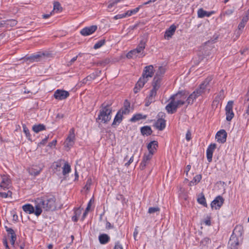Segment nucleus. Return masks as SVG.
<instances>
[{
    "instance_id": "obj_52",
    "label": "nucleus",
    "mask_w": 249,
    "mask_h": 249,
    "mask_svg": "<svg viewBox=\"0 0 249 249\" xmlns=\"http://www.w3.org/2000/svg\"><path fill=\"white\" fill-rule=\"evenodd\" d=\"M204 223H205V224L206 225H207V226H210L211 225V220H210V217H208L207 219H205L204 221Z\"/></svg>"
},
{
    "instance_id": "obj_25",
    "label": "nucleus",
    "mask_w": 249,
    "mask_h": 249,
    "mask_svg": "<svg viewBox=\"0 0 249 249\" xmlns=\"http://www.w3.org/2000/svg\"><path fill=\"white\" fill-rule=\"evenodd\" d=\"M109 236L105 233L101 234L99 236V240L101 244H106L109 242Z\"/></svg>"
},
{
    "instance_id": "obj_58",
    "label": "nucleus",
    "mask_w": 249,
    "mask_h": 249,
    "mask_svg": "<svg viewBox=\"0 0 249 249\" xmlns=\"http://www.w3.org/2000/svg\"><path fill=\"white\" fill-rule=\"evenodd\" d=\"M77 57H78V56H76L74 57L73 58H72L71 60V61L69 62L70 65L72 64L74 62H75L76 60Z\"/></svg>"
},
{
    "instance_id": "obj_51",
    "label": "nucleus",
    "mask_w": 249,
    "mask_h": 249,
    "mask_svg": "<svg viewBox=\"0 0 249 249\" xmlns=\"http://www.w3.org/2000/svg\"><path fill=\"white\" fill-rule=\"evenodd\" d=\"M110 61L108 59H106L102 61L100 64L102 65L105 66L109 63Z\"/></svg>"
},
{
    "instance_id": "obj_23",
    "label": "nucleus",
    "mask_w": 249,
    "mask_h": 249,
    "mask_svg": "<svg viewBox=\"0 0 249 249\" xmlns=\"http://www.w3.org/2000/svg\"><path fill=\"white\" fill-rule=\"evenodd\" d=\"M213 13V12H208L204 10L202 8H200L197 11V15L198 18H203L205 17H210Z\"/></svg>"
},
{
    "instance_id": "obj_31",
    "label": "nucleus",
    "mask_w": 249,
    "mask_h": 249,
    "mask_svg": "<svg viewBox=\"0 0 249 249\" xmlns=\"http://www.w3.org/2000/svg\"><path fill=\"white\" fill-rule=\"evenodd\" d=\"M147 81L148 79H145L142 76L139 79L136 85L139 87V89H142L145 83L147 82Z\"/></svg>"
},
{
    "instance_id": "obj_15",
    "label": "nucleus",
    "mask_w": 249,
    "mask_h": 249,
    "mask_svg": "<svg viewBox=\"0 0 249 249\" xmlns=\"http://www.w3.org/2000/svg\"><path fill=\"white\" fill-rule=\"evenodd\" d=\"M97 29V26L96 25H92L83 29L80 33L83 36H87L93 33Z\"/></svg>"
},
{
    "instance_id": "obj_12",
    "label": "nucleus",
    "mask_w": 249,
    "mask_h": 249,
    "mask_svg": "<svg viewBox=\"0 0 249 249\" xmlns=\"http://www.w3.org/2000/svg\"><path fill=\"white\" fill-rule=\"evenodd\" d=\"M154 74V67L152 65H149L144 68L142 76L148 80L152 77Z\"/></svg>"
},
{
    "instance_id": "obj_17",
    "label": "nucleus",
    "mask_w": 249,
    "mask_h": 249,
    "mask_svg": "<svg viewBox=\"0 0 249 249\" xmlns=\"http://www.w3.org/2000/svg\"><path fill=\"white\" fill-rule=\"evenodd\" d=\"M23 210L29 214L34 213L36 215V208L30 204H26L22 206Z\"/></svg>"
},
{
    "instance_id": "obj_7",
    "label": "nucleus",
    "mask_w": 249,
    "mask_h": 249,
    "mask_svg": "<svg viewBox=\"0 0 249 249\" xmlns=\"http://www.w3.org/2000/svg\"><path fill=\"white\" fill-rule=\"evenodd\" d=\"M74 129L73 128H72L71 129H70L69 131V135L65 142V146L67 147L68 148H70L73 145L74 143Z\"/></svg>"
},
{
    "instance_id": "obj_46",
    "label": "nucleus",
    "mask_w": 249,
    "mask_h": 249,
    "mask_svg": "<svg viewBox=\"0 0 249 249\" xmlns=\"http://www.w3.org/2000/svg\"><path fill=\"white\" fill-rule=\"evenodd\" d=\"M91 179L89 178L87 181L86 184L85 185L84 188L87 190H89L90 189V186L91 184Z\"/></svg>"
},
{
    "instance_id": "obj_45",
    "label": "nucleus",
    "mask_w": 249,
    "mask_h": 249,
    "mask_svg": "<svg viewBox=\"0 0 249 249\" xmlns=\"http://www.w3.org/2000/svg\"><path fill=\"white\" fill-rule=\"evenodd\" d=\"M160 208L158 207H150L148 209V213H154L156 212H159Z\"/></svg>"
},
{
    "instance_id": "obj_11",
    "label": "nucleus",
    "mask_w": 249,
    "mask_h": 249,
    "mask_svg": "<svg viewBox=\"0 0 249 249\" xmlns=\"http://www.w3.org/2000/svg\"><path fill=\"white\" fill-rule=\"evenodd\" d=\"M1 182L0 183V188L1 189L5 190L9 188L11 184V181L9 178L6 175H1Z\"/></svg>"
},
{
    "instance_id": "obj_50",
    "label": "nucleus",
    "mask_w": 249,
    "mask_h": 249,
    "mask_svg": "<svg viewBox=\"0 0 249 249\" xmlns=\"http://www.w3.org/2000/svg\"><path fill=\"white\" fill-rule=\"evenodd\" d=\"M191 139V134L190 131H188L186 134V139L187 141H189Z\"/></svg>"
},
{
    "instance_id": "obj_2",
    "label": "nucleus",
    "mask_w": 249,
    "mask_h": 249,
    "mask_svg": "<svg viewBox=\"0 0 249 249\" xmlns=\"http://www.w3.org/2000/svg\"><path fill=\"white\" fill-rule=\"evenodd\" d=\"M187 96L183 92H178L172 95L169 99V103L165 107L167 112L169 114L176 112L178 107L185 104Z\"/></svg>"
},
{
    "instance_id": "obj_35",
    "label": "nucleus",
    "mask_w": 249,
    "mask_h": 249,
    "mask_svg": "<svg viewBox=\"0 0 249 249\" xmlns=\"http://www.w3.org/2000/svg\"><path fill=\"white\" fill-rule=\"evenodd\" d=\"M146 118V115H144L143 116L141 114H137L134 115L131 119V121L135 122L137 121H139L142 119H145Z\"/></svg>"
},
{
    "instance_id": "obj_62",
    "label": "nucleus",
    "mask_w": 249,
    "mask_h": 249,
    "mask_svg": "<svg viewBox=\"0 0 249 249\" xmlns=\"http://www.w3.org/2000/svg\"><path fill=\"white\" fill-rule=\"evenodd\" d=\"M78 218L79 217H78V216L74 215V216H72V219L73 221L76 222L78 220Z\"/></svg>"
},
{
    "instance_id": "obj_53",
    "label": "nucleus",
    "mask_w": 249,
    "mask_h": 249,
    "mask_svg": "<svg viewBox=\"0 0 249 249\" xmlns=\"http://www.w3.org/2000/svg\"><path fill=\"white\" fill-rule=\"evenodd\" d=\"M146 164H147L146 162H145L143 160H142V161L140 164V168H141L142 170L143 169L145 168V167L146 165Z\"/></svg>"
},
{
    "instance_id": "obj_47",
    "label": "nucleus",
    "mask_w": 249,
    "mask_h": 249,
    "mask_svg": "<svg viewBox=\"0 0 249 249\" xmlns=\"http://www.w3.org/2000/svg\"><path fill=\"white\" fill-rule=\"evenodd\" d=\"M62 161H63V160H60L59 161L53 163V166L54 168L57 169L58 168H60L61 166Z\"/></svg>"
},
{
    "instance_id": "obj_60",
    "label": "nucleus",
    "mask_w": 249,
    "mask_h": 249,
    "mask_svg": "<svg viewBox=\"0 0 249 249\" xmlns=\"http://www.w3.org/2000/svg\"><path fill=\"white\" fill-rule=\"evenodd\" d=\"M138 234V231L137 230V228H135V231L133 233V236H134V239L135 240H136V237Z\"/></svg>"
},
{
    "instance_id": "obj_32",
    "label": "nucleus",
    "mask_w": 249,
    "mask_h": 249,
    "mask_svg": "<svg viewBox=\"0 0 249 249\" xmlns=\"http://www.w3.org/2000/svg\"><path fill=\"white\" fill-rule=\"evenodd\" d=\"M166 71V69L165 67L160 66L158 68V70L156 72V74L155 76H158L159 77H162L163 74H164Z\"/></svg>"
},
{
    "instance_id": "obj_22",
    "label": "nucleus",
    "mask_w": 249,
    "mask_h": 249,
    "mask_svg": "<svg viewBox=\"0 0 249 249\" xmlns=\"http://www.w3.org/2000/svg\"><path fill=\"white\" fill-rule=\"evenodd\" d=\"M161 77L155 76L152 83L153 88L156 89H159L160 87L161 82Z\"/></svg>"
},
{
    "instance_id": "obj_29",
    "label": "nucleus",
    "mask_w": 249,
    "mask_h": 249,
    "mask_svg": "<svg viewBox=\"0 0 249 249\" xmlns=\"http://www.w3.org/2000/svg\"><path fill=\"white\" fill-rule=\"evenodd\" d=\"M141 131L143 135H145L146 136L150 135L152 133V130L149 126L142 127L141 129Z\"/></svg>"
},
{
    "instance_id": "obj_39",
    "label": "nucleus",
    "mask_w": 249,
    "mask_h": 249,
    "mask_svg": "<svg viewBox=\"0 0 249 249\" xmlns=\"http://www.w3.org/2000/svg\"><path fill=\"white\" fill-rule=\"evenodd\" d=\"M62 10V7L60 3L57 1H54L53 2V10L54 12H59Z\"/></svg>"
},
{
    "instance_id": "obj_64",
    "label": "nucleus",
    "mask_w": 249,
    "mask_h": 249,
    "mask_svg": "<svg viewBox=\"0 0 249 249\" xmlns=\"http://www.w3.org/2000/svg\"><path fill=\"white\" fill-rule=\"evenodd\" d=\"M106 228H107V229H111V228H112V226H111V224L109 222H107L106 223Z\"/></svg>"
},
{
    "instance_id": "obj_37",
    "label": "nucleus",
    "mask_w": 249,
    "mask_h": 249,
    "mask_svg": "<svg viewBox=\"0 0 249 249\" xmlns=\"http://www.w3.org/2000/svg\"><path fill=\"white\" fill-rule=\"evenodd\" d=\"M4 25L6 24L10 25L11 27L16 26L17 24V21L15 19H9L6 21H3Z\"/></svg>"
},
{
    "instance_id": "obj_59",
    "label": "nucleus",
    "mask_w": 249,
    "mask_h": 249,
    "mask_svg": "<svg viewBox=\"0 0 249 249\" xmlns=\"http://www.w3.org/2000/svg\"><path fill=\"white\" fill-rule=\"evenodd\" d=\"M190 169H191V165H188L186 166V169H185V172L186 173V175H188V173L190 171Z\"/></svg>"
},
{
    "instance_id": "obj_40",
    "label": "nucleus",
    "mask_w": 249,
    "mask_h": 249,
    "mask_svg": "<svg viewBox=\"0 0 249 249\" xmlns=\"http://www.w3.org/2000/svg\"><path fill=\"white\" fill-rule=\"evenodd\" d=\"M201 179V176L200 175H196L193 178V180L190 182V185L196 184L198 183Z\"/></svg>"
},
{
    "instance_id": "obj_8",
    "label": "nucleus",
    "mask_w": 249,
    "mask_h": 249,
    "mask_svg": "<svg viewBox=\"0 0 249 249\" xmlns=\"http://www.w3.org/2000/svg\"><path fill=\"white\" fill-rule=\"evenodd\" d=\"M224 201V198L221 196H218L212 202L211 206L212 209H219L223 205Z\"/></svg>"
},
{
    "instance_id": "obj_44",
    "label": "nucleus",
    "mask_w": 249,
    "mask_h": 249,
    "mask_svg": "<svg viewBox=\"0 0 249 249\" xmlns=\"http://www.w3.org/2000/svg\"><path fill=\"white\" fill-rule=\"evenodd\" d=\"M224 98V90H221L217 94V96L216 97V99L217 101L221 100L223 99Z\"/></svg>"
},
{
    "instance_id": "obj_6",
    "label": "nucleus",
    "mask_w": 249,
    "mask_h": 249,
    "mask_svg": "<svg viewBox=\"0 0 249 249\" xmlns=\"http://www.w3.org/2000/svg\"><path fill=\"white\" fill-rule=\"evenodd\" d=\"M233 105V102L230 101L228 102L227 105L225 107L226 120L228 121H231L234 117V113L232 110Z\"/></svg>"
},
{
    "instance_id": "obj_27",
    "label": "nucleus",
    "mask_w": 249,
    "mask_h": 249,
    "mask_svg": "<svg viewBox=\"0 0 249 249\" xmlns=\"http://www.w3.org/2000/svg\"><path fill=\"white\" fill-rule=\"evenodd\" d=\"M248 21V18L247 17H243L242 21L240 22V23L239 24L238 26V31L237 33L239 35H240L241 31L244 28L246 24Z\"/></svg>"
},
{
    "instance_id": "obj_18",
    "label": "nucleus",
    "mask_w": 249,
    "mask_h": 249,
    "mask_svg": "<svg viewBox=\"0 0 249 249\" xmlns=\"http://www.w3.org/2000/svg\"><path fill=\"white\" fill-rule=\"evenodd\" d=\"M177 29V27L173 24L165 32L164 35V37L167 39H169L172 37L175 32Z\"/></svg>"
},
{
    "instance_id": "obj_43",
    "label": "nucleus",
    "mask_w": 249,
    "mask_h": 249,
    "mask_svg": "<svg viewBox=\"0 0 249 249\" xmlns=\"http://www.w3.org/2000/svg\"><path fill=\"white\" fill-rule=\"evenodd\" d=\"M40 171H41V169H39V170H37L35 169L32 168V169H30L29 173L32 175L36 176L40 173Z\"/></svg>"
},
{
    "instance_id": "obj_54",
    "label": "nucleus",
    "mask_w": 249,
    "mask_h": 249,
    "mask_svg": "<svg viewBox=\"0 0 249 249\" xmlns=\"http://www.w3.org/2000/svg\"><path fill=\"white\" fill-rule=\"evenodd\" d=\"M114 249H123L122 245L119 243L115 244Z\"/></svg>"
},
{
    "instance_id": "obj_42",
    "label": "nucleus",
    "mask_w": 249,
    "mask_h": 249,
    "mask_svg": "<svg viewBox=\"0 0 249 249\" xmlns=\"http://www.w3.org/2000/svg\"><path fill=\"white\" fill-rule=\"evenodd\" d=\"M12 193L10 191H8L7 193H0V196L3 198H7L11 197Z\"/></svg>"
},
{
    "instance_id": "obj_21",
    "label": "nucleus",
    "mask_w": 249,
    "mask_h": 249,
    "mask_svg": "<svg viewBox=\"0 0 249 249\" xmlns=\"http://www.w3.org/2000/svg\"><path fill=\"white\" fill-rule=\"evenodd\" d=\"M158 143L157 141H153L151 142L147 145V149L148 150L149 153L154 154L155 152L157 147H158Z\"/></svg>"
},
{
    "instance_id": "obj_55",
    "label": "nucleus",
    "mask_w": 249,
    "mask_h": 249,
    "mask_svg": "<svg viewBox=\"0 0 249 249\" xmlns=\"http://www.w3.org/2000/svg\"><path fill=\"white\" fill-rule=\"evenodd\" d=\"M133 161V156H132L128 162L125 163V165L128 166Z\"/></svg>"
},
{
    "instance_id": "obj_26",
    "label": "nucleus",
    "mask_w": 249,
    "mask_h": 249,
    "mask_svg": "<svg viewBox=\"0 0 249 249\" xmlns=\"http://www.w3.org/2000/svg\"><path fill=\"white\" fill-rule=\"evenodd\" d=\"M130 103L129 102L125 100L124 104L123 107L119 110L120 112H122L123 114H127L129 112Z\"/></svg>"
},
{
    "instance_id": "obj_63",
    "label": "nucleus",
    "mask_w": 249,
    "mask_h": 249,
    "mask_svg": "<svg viewBox=\"0 0 249 249\" xmlns=\"http://www.w3.org/2000/svg\"><path fill=\"white\" fill-rule=\"evenodd\" d=\"M56 143V140H54L51 143H50L49 145L50 146H52L53 145L55 146Z\"/></svg>"
},
{
    "instance_id": "obj_41",
    "label": "nucleus",
    "mask_w": 249,
    "mask_h": 249,
    "mask_svg": "<svg viewBox=\"0 0 249 249\" xmlns=\"http://www.w3.org/2000/svg\"><path fill=\"white\" fill-rule=\"evenodd\" d=\"M153 155V154L149 153H148V154H145L143 157L142 160L147 163V162L149 161L152 158Z\"/></svg>"
},
{
    "instance_id": "obj_5",
    "label": "nucleus",
    "mask_w": 249,
    "mask_h": 249,
    "mask_svg": "<svg viewBox=\"0 0 249 249\" xmlns=\"http://www.w3.org/2000/svg\"><path fill=\"white\" fill-rule=\"evenodd\" d=\"M212 80V77H207L204 82L200 85L199 88L195 90L198 96L202 95L206 92H209L210 88V84Z\"/></svg>"
},
{
    "instance_id": "obj_9",
    "label": "nucleus",
    "mask_w": 249,
    "mask_h": 249,
    "mask_svg": "<svg viewBox=\"0 0 249 249\" xmlns=\"http://www.w3.org/2000/svg\"><path fill=\"white\" fill-rule=\"evenodd\" d=\"M158 89H152L150 90L149 95L145 99V106L148 107L152 102L155 101V98L157 95V91Z\"/></svg>"
},
{
    "instance_id": "obj_30",
    "label": "nucleus",
    "mask_w": 249,
    "mask_h": 249,
    "mask_svg": "<svg viewBox=\"0 0 249 249\" xmlns=\"http://www.w3.org/2000/svg\"><path fill=\"white\" fill-rule=\"evenodd\" d=\"M32 129L36 133L45 129V126L43 124H36L33 126Z\"/></svg>"
},
{
    "instance_id": "obj_1",
    "label": "nucleus",
    "mask_w": 249,
    "mask_h": 249,
    "mask_svg": "<svg viewBox=\"0 0 249 249\" xmlns=\"http://www.w3.org/2000/svg\"><path fill=\"white\" fill-rule=\"evenodd\" d=\"M36 215L39 216L43 210L52 211L55 209V198L54 196H47L37 198L35 200Z\"/></svg>"
},
{
    "instance_id": "obj_20",
    "label": "nucleus",
    "mask_w": 249,
    "mask_h": 249,
    "mask_svg": "<svg viewBox=\"0 0 249 249\" xmlns=\"http://www.w3.org/2000/svg\"><path fill=\"white\" fill-rule=\"evenodd\" d=\"M5 229L6 230V231L8 233L9 236L10 238L11 244L12 245H14L15 244V242L17 239V236L15 233V231L12 229L8 228L7 227H5Z\"/></svg>"
},
{
    "instance_id": "obj_49",
    "label": "nucleus",
    "mask_w": 249,
    "mask_h": 249,
    "mask_svg": "<svg viewBox=\"0 0 249 249\" xmlns=\"http://www.w3.org/2000/svg\"><path fill=\"white\" fill-rule=\"evenodd\" d=\"M23 131L24 132V133H25L26 136H28L30 135V133H29V130H28V129L26 127V126L25 125H23Z\"/></svg>"
},
{
    "instance_id": "obj_61",
    "label": "nucleus",
    "mask_w": 249,
    "mask_h": 249,
    "mask_svg": "<svg viewBox=\"0 0 249 249\" xmlns=\"http://www.w3.org/2000/svg\"><path fill=\"white\" fill-rule=\"evenodd\" d=\"M141 89H139V87H138V86H137L136 85L135 86V88H134V92L136 93L137 92H139V91Z\"/></svg>"
},
{
    "instance_id": "obj_34",
    "label": "nucleus",
    "mask_w": 249,
    "mask_h": 249,
    "mask_svg": "<svg viewBox=\"0 0 249 249\" xmlns=\"http://www.w3.org/2000/svg\"><path fill=\"white\" fill-rule=\"evenodd\" d=\"M141 7H142V5H139L134 9L127 11L125 12V15H126L127 17L131 16V15L137 13Z\"/></svg>"
},
{
    "instance_id": "obj_38",
    "label": "nucleus",
    "mask_w": 249,
    "mask_h": 249,
    "mask_svg": "<svg viewBox=\"0 0 249 249\" xmlns=\"http://www.w3.org/2000/svg\"><path fill=\"white\" fill-rule=\"evenodd\" d=\"M106 42L105 39H101L96 43L94 46V49H97L103 46Z\"/></svg>"
},
{
    "instance_id": "obj_16",
    "label": "nucleus",
    "mask_w": 249,
    "mask_h": 249,
    "mask_svg": "<svg viewBox=\"0 0 249 249\" xmlns=\"http://www.w3.org/2000/svg\"><path fill=\"white\" fill-rule=\"evenodd\" d=\"M216 148V144H211L207 149V158L209 162L212 160L213 154V151Z\"/></svg>"
},
{
    "instance_id": "obj_36",
    "label": "nucleus",
    "mask_w": 249,
    "mask_h": 249,
    "mask_svg": "<svg viewBox=\"0 0 249 249\" xmlns=\"http://www.w3.org/2000/svg\"><path fill=\"white\" fill-rule=\"evenodd\" d=\"M197 201L199 204L203 205L204 206H207V203L206 202L205 198L204 197V196L202 194L201 195V196L198 197Z\"/></svg>"
},
{
    "instance_id": "obj_19",
    "label": "nucleus",
    "mask_w": 249,
    "mask_h": 249,
    "mask_svg": "<svg viewBox=\"0 0 249 249\" xmlns=\"http://www.w3.org/2000/svg\"><path fill=\"white\" fill-rule=\"evenodd\" d=\"M154 126L159 130H162L166 126V121L165 120L160 118L155 123Z\"/></svg>"
},
{
    "instance_id": "obj_3",
    "label": "nucleus",
    "mask_w": 249,
    "mask_h": 249,
    "mask_svg": "<svg viewBox=\"0 0 249 249\" xmlns=\"http://www.w3.org/2000/svg\"><path fill=\"white\" fill-rule=\"evenodd\" d=\"M102 108L100 110L99 114L96 119L97 122H100L104 123H107L111 118L112 108L109 105L103 103L102 105Z\"/></svg>"
},
{
    "instance_id": "obj_14",
    "label": "nucleus",
    "mask_w": 249,
    "mask_h": 249,
    "mask_svg": "<svg viewBox=\"0 0 249 249\" xmlns=\"http://www.w3.org/2000/svg\"><path fill=\"white\" fill-rule=\"evenodd\" d=\"M227 135L226 131L222 129L217 132L215 138L218 142L224 143L226 141Z\"/></svg>"
},
{
    "instance_id": "obj_24",
    "label": "nucleus",
    "mask_w": 249,
    "mask_h": 249,
    "mask_svg": "<svg viewBox=\"0 0 249 249\" xmlns=\"http://www.w3.org/2000/svg\"><path fill=\"white\" fill-rule=\"evenodd\" d=\"M124 114L122 113V112H120L119 111L117 112L114 121L112 123V125H114L116 124H119L123 120V115Z\"/></svg>"
},
{
    "instance_id": "obj_57",
    "label": "nucleus",
    "mask_w": 249,
    "mask_h": 249,
    "mask_svg": "<svg viewBox=\"0 0 249 249\" xmlns=\"http://www.w3.org/2000/svg\"><path fill=\"white\" fill-rule=\"evenodd\" d=\"M42 55L41 54H36V55H34L33 56V59H34V60H36V61H37V59L41 57Z\"/></svg>"
},
{
    "instance_id": "obj_10",
    "label": "nucleus",
    "mask_w": 249,
    "mask_h": 249,
    "mask_svg": "<svg viewBox=\"0 0 249 249\" xmlns=\"http://www.w3.org/2000/svg\"><path fill=\"white\" fill-rule=\"evenodd\" d=\"M56 99L62 100L65 99L69 96V93L65 90L57 89L53 95Z\"/></svg>"
},
{
    "instance_id": "obj_48",
    "label": "nucleus",
    "mask_w": 249,
    "mask_h": 249,
    "mask_svg": "<svg viewBox=\"0 0 249 249\" xmlns=\"http://www.w3.org/2000/svg\"><path fill=\"white\" fill-rule=\"evenodd\" d=\"M127 17L126 15H125V13L122 14H118L117 15H116L114 17V18L115 19H118L122 18H124L125 17Z\"/></svg>"
},
{
    "instance_id": "obj_33",
    "label": "nucleus",
    "mask_w": 249,
    "mask_h": 249,
    "mask_svg": "<svg viewBox=\"0 0 249 249\" xmlns=\"http://www.w3.org/2000/svg\"><path fill=\"white\" fill-rule=\"evenodd\" d=\"M62 169V173L63 175H66V174L69 173L71 170V166L68 162L65 163Z\"/></svg>"
},
{
    "instance_id": "obj_28",
    "label": "nucleus",
    "mask_w": 249,
    "mask_h": 249,
    "mask_svg": "<svg viewBox=\"0 0 249 249\" xmlns=\"http://www.w3.org/2000/svg\"><path fill=\"white\" fill-rule=\"evenodd\" d=\"M198 97V94H196L195 91H194L188 98H186V102L187 104L188 105L193 104L194 101Z\"/></svg>"
},
{
    "instance_id": "obj_13",
    "label": "nucleus",
    "mask_w": 249,
    "mask_h": 249,
    "mask_svg": "<svg viewBox=\"0 0 249 249\" xmlns=\"http://www.w3.org/2000/svg\"><path fill=\"white\" fill-rule=\"evenodd\" d=\"M236 228L234 230L233 234L231 236L230 241L229 242V249H237V246L238 245V240L235 235H234L235 231L237 230Z\"/></svg>"
},
{
    "instance_id": "obj_4",
    "label": "nucleus",
    "mask_w": 249,
    "mask_h": 249,
    "mask_svg": "<svg viewBox=\"0 0 249 249\" xmlns=\"http://www.w3.org/2000/svg\"><path fill=\"white\" fill-rule=\"evenodd\" d=\"M146 42V39L144 38H142L137 47L129 52L126 55V57L128 58H132L137 56L139 57L144 56L145 55L144 50L145 48Z\"/></svg>"
},
{
    "instance_id": "obj_56",
    "label": "nucleus",
    "mask_w": 249,
    "mask_h": 249,
    "mask_svg": "<svg viewBox=\"0 0 249 249\" xmlns=\"http://www.w3.org/2000/svg\"><path fill=\"white\" fill-rule=\"evenodd\" d=\"M81 213V210L79 209H77V210H76L74 212L75 215L78 216V217H79Z\"/></svg>"
}]
</instances>
